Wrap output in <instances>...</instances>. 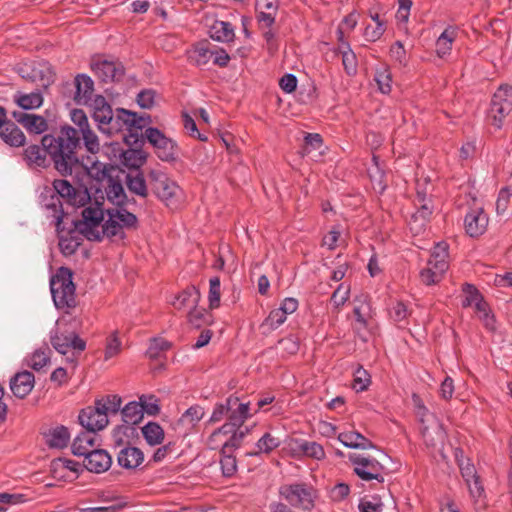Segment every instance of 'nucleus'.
<instances>
[{
	"label": "nucleus",
	"mask_w": 512,
	"mask_h": 512,
	"mask_svg": "<svg viewBox=\"0 0 512 512\" xmlns=\"http://www.w3.org/2000/svg\"><path fill=\"white\" fill-rule=\"evenodd\" d=\"M80 140L77 129L65 125L60 128L57 136L47 134L42 137L40 145L27 146L23 157L30 168H45L49 164V155L60 174H78L87 170L77 155Z\"/></svg>",
	"instance_id": "1"
},
{
	"label": "nucleus",
	"mask_w": 512,
	"mask_h": 512,
	"mask_svg": "<svg viewBox=\"0 0 512 512\" xmlns=\"http://www.w3.org/2000/svg\"><path fill=\"white\" fill-rule=\"evenodd\" d=\"M134 206H119L107 210V220L104 221V211L98 202L90 204L82 211V220L76 228L90 241H101L103 237L118 239L125 238V230H133L138 226L134 214Z\"/></svg>",
	"instance_id": "2"
},
{
	"label": "nucleus",
	"mask_w": 512,
	"mask_h": 512,
	"mask_svg": "<svg viewBox=\"0 0 512 512\" xmlns=\"http://www.w3.org/2000/svg\"><path fill=\"white\" fill-rule=\"evenodd\" d=\"M151 123L149 115H138L135 112L118 108L112 114L106 135L122 132V138L128 146H138L143 142L142 130Z\"/></svg>",
	"instance_id": "3"
},
{
	"label": "nucleus",
	"mask_w": 512,
	"mask_h": 512,
	"mask_svg": "<svg viewBox=\"0 0 512 512\" xmlns=\"http://www.w3.org/2000/svg\"><path fill=\"white\" fill-rule=\"evenodd\" d=\"M121 404L122 399L118 395H106L96 399L94 406H88L80 411L79 423L86 430H103L109 423V416L120 411Z\"/></svg>",
	"instance_id": "4"
},
{
	"label": "nucleus",
	"mask_w": 512,
	"mask_h": 512,
	"mask_svg": "<svg viewBox=\"0 0 512 512\" xmlns=\"http://www.w3.org/2000/svg\"><path fill=\"white\" fill-rule=\"evenodd\" d=\"M16 71L26 81L36 84L29 93L18 92L15 96H43L46 89L54 82L55 73L46 61H28L19 63Z\"/></svg>",
	"instance_id": "5"
},
{
	"label": "nucleus",
	"mask_w": 512,
	"mask_h": 512,
	"mask_svg": "<svg viewBox=\"0 0 512 512\" xmlns=\"http://www.w3.org/2000/svg\"><path fill=\"white\" fill-rule=\"evenodd\" d=\"M53 302L58 309L69 310L76 306L75 285L70 269L61 267L50 280Z\"/></svg>",
	"instance_id": "6"
},
{
	"label": "nucleus",
	"mask_w": 512,
	"mask_h": 512,
	"mask_svg": "<svg viewBox=\"0 0 512 512\" xmlns=\"http://www.w3.org/2000/svg\"><path fill=\"white\" fill-rule=\"evenodd\" d=\"M149 184L155 195L163 201L167 207L175 209L183 198L180 186L161 170L153 169L148 174Z\"/></svg>",
	"instance_id": "7"
},
{
	"label": "nucleus",
	"mask_w": 512,
	"mask_h": 512,
	"mask_svg": "<svg viewBox=\"0 0 512 512\" xmlns=\"http://www.w3.org/2000/svg\"><path fill=\"white\" fill-rule=\"evenodd\" d=\"M228 422L216 429L208 438V445L211 449H216L218 438L227 435L233 429L240 428L242 424L251 416L249 413V403H242L238 397H228Z\"/></svg>",
	"instance_id": "8"
},
{
	"label": "nucleus",
	"mask_w": 512,
	"mask_h": 512,
	"mask_svg": "<svg viewBox=\"0 0 512 512\" xmlns=\"http://www.w3.org/2000/svg\"><path fill=\"white\" fill-rule=\"evenodd\" d=\"M448 267V245L445 242H439L433 248L427 266L419 273L421 282L425 285L439 283Z\"/></svg>",
	"instance_id": "9"
},
{
	"label": "nucleus",
	"mask_w": 512,
	"mask_h": 512,
	"mask_svg": "<svg viewBox=\"0 0 512 512\" xmlns=\"http://www.w3.org/2000/svg\"><path fill=\"white\" fill-rule=\"evenodd\" d=\"M348 459L353 465L354 473L361 480L366 482L376 480L378 483L385 481V477L388 474L387 469L375 458L351 453Z\"/></svg>",
	"instance_id": "10"
},
{
	"label": "nucleus",
	"mask_w": 512,
	"mask_h": 512,
	"mask_svg": "<svg viewBox=\"0 0 512 512\" xmlns=\"http://www.w3.org/2000/svg\"><path fill=\"white\" fill-rule=\"evenodd\" d=\"M142 139H146L153 147L157 157L166 162L175 161L178 157V146L176 142L167 137L162 131L155 127H147L142 133Z\"/></svg>",
	"instance_id": "11"
},
{
	"label": "nucleus",
	"mask_w": 512,
	"mask_h": 512,
	"mask_svg": "<svg viewBox=\"0 0 512 512\" xmlns=\"http://www.w3.org/2000/svg\"><path fill=\"white\" fill-rule=\"evenodd\" d=\"M90 69L104 83L117 82L124 75V67L121 62L101 56L92 57Z\"/></svg>",
	"instance_id": "12"
},
{
	"label": "nucleus",
	"mask_w": 512,
	"mask_h": 512,
	"mask_svg": "<svg viewBox=\"0 0 512 512\" xmlns=\"http://www.w3.org/2000/svg\"><path fill=\"white\" fill-rule=\"evenodd\" d=\"M283 496L292 506L309 510L313 507V490L305 484H292L280 488Z\"/></svg>",
	"instance_id": "13"
},
{
	"label": "nucleus",
	"mask_w": 512,
	"mask_h": 512,
	"mask_svg": "<svg viewBox=\"0 0 512 512\" xmlns=\"http://www.w3.org/2000/svg\"><path fill=\"white\" fill-rule=\"evenodd\" d=\"M52 191L59 195V199H65L72 206L81 207L90 200V195L86 189H76L71 183L64 179H56L53 182Z\"/></svg>",
	"instance_id": "14"
},
{
	"label": "nucleus",
	"mask_w": 512,
	"mask_h": 512,
	"mask_svg": "<svg viewBox=\"0 0 512 512\" xmlns=\"http://www.w3.org/2000/svg\"><path fill=\"white\" fill-rule=\"evenodd\" d=\"M416 212L412 215L409 222L410 230L414 233H420L426 226L432 211V201L427 198L425 192L417 190L416 197L414 200Z\"/></svg>",
	"instance_id": "15"
},
{
	"label": "nucleus",
	"mask_w": 512,
	"mask_h": 512,
	"mask_svg": "<svg viewBox=\"0 0 512 512\" xmlns=\"http://www.w3.org/2000/svg\"><path fill=\"white\" fill-rule=\"evenodd\" d=\"M50 342L60 354H67L71 349L78 352L85 350L86 343L75 333H61L58 329L50 332Z\"/></svg>",
	"instance_id": "16"
},
{
	"label": "nucleus",
	"mask_w": 512,
	"mask_h": 512,
	"mask_svg": "<svg viewBox=\"0 0 512 512\" xmlns=\"http://www.w3.org/2000/svg\"><path fill=\"white\" fill-rule=\"evenodd\" d=\"M41 205L47 213V218L51 219L52 224L60 233L62 231V221L64 217L62 201L59 195H56L52 189H49L41 194Z\"/></svg>",
	"instance_id": "17"
},
{
	"label": "nucleus",
	"mask_w": 512,
	"mask_h": 512,
	"mask_svg": "<svg viewBox=\"0 0 512 512\" xmlns=\"http://www.w3.org/2000/svg\"><path fill=\"white\" fill-rule=\"evenodd\" d=\"M78 103H81V100H84V103H88L91 101L90 106L92 107V118L98 125V129L105 134L106 129H108V125L110 120L112 119L113 110L107 102H105V98H76Z\"/></svg>",
	"instance_id": "18"
},
{
	"label": "nucleus",
	"mask_w": 512,
	"mask_h": 512,
	"mask_svg": "<svg viewBox=\"0 0 512 512\" xmlns=\"http://www.w3.org/2000/svg\"><path fill=\"white\" fill-rule=\"evenodd\" d=\"M205 410L200 405H193L189 407L181 417L172 424V428L176 433L182 436L189 434L195 426L204 417Z\"/></svg>",
	"instance_id": "19"
},
{
	"label": "nucleus",
	"mask_w": 512,
	"mask_h": 512,
	"mask_svg": "<svg viewBox=\"0 0 512 512\" xmlns=\"http://www.w3.org/2000/svg\"><path fill=\"white\" fill-rule=\"evenodd\" d=\"M11 114L12 117L30 133L41 134L48 128L47 121L42 116L22 110H13Z\"/></svg>",
	"instance_id": "20"
},
{
	"label": "nucleus",
	"mask_w": 512,
	"mask_h": 512,
	"mask_svg": "<svg viewBox=\"0 0 512 512\" xmlns=\"http://www.w3.org/2000/svg\"><path fill=\"white\" fill-rule=\"evenodd\" d=\"M488 217L481 208H476L468 212L464 219L466 233L470 237L482 235L487 228Z\"/></svg>",
	"instance_id": "21"
},
{
	"label": "nucleus",
	"mask_w": 512,
	"mask_h": 512,
	"mask_svg": "<svg viewBox=\"0 0 512 512\" xmlns=\"http://www.w3.org/2000/svg\"><path fill=\"white\" fill-rule=\"evenodd\" d=\"M35 384L34 374L30 371H22L15 374L10 380V389L17 398H25Z\"/></svg>",
	"instance_id": "22"
},
{
	"label": "nucleus",
	"mask_w": 512,
	"mask_h": 512,
	"mask_svg": "<svg viewBox=\"0 0 512 512\" xmlns=\"http://www.w3.org/2000/svg\"><path fill=\"white\" fill-rule=\"evenodd\" d=\"M97 436L94 431L86 430L77 435L71 449L75 456L86 458L88 454L97 448Z\"/></svg>",
	"instance_id": "23"
},
{
	"label": "nucleus",
	"mask_w": 512,
	"mask_h": 512,
	"mask_svg": "<svg viewBox=\"0 0 512 512\" xmlns=\"http://www.w3.org/2000/svg\"><path fill=\"white\" fill-rule=\"evenodd\" d=\"M512 111V98H492L489 117L496 128H501L504 118Z\"/></svg>",
	"instance_id": "24"
},
{
	"label": "nucleus",
	"mask_w": 512,
	"mask_h": 512,
	"mask_svg": "<svg viewBox=\"0 0 512 512\" xmlns=\"http://www.w3.org/2000/svg\"><path fill=\"white\" fill-rule=\"evenodd\" d=\"M112 459L107 451L96 448L84 459V466L87 470L95 473H102L111 466Z\"/></svg>",
	"instance_id": "25"
},
{
	"label": "nucleus",
	"mask_w": 512,
	"mask_h": 512,
	"mask_svg": "<svg viewBox=\"0 0 512 512\" xmlns=\"http://www.w3.org/2000/svg\"><path fill=\"white\" fill-rule=\"evenodd\" d=\"M63 88L64 95L66 94V90L71 93L74 88L75 92L73 96H93L94 81L89 75L81 73L74 77L73 82L64 83Z\"/></svg>",
	"instance_id": "26"
},
{
	"label": "nucleus",
	"mask_w": 512,
	"mask_h": 512,
	"mask_svg": "<svg viewBox=\"0 0 512 512\" xmlns=\"http://www.w3.org/2000/svg\"><path fill=\"white\" fill-rule=\"evenodd\" d=\"M0 138L12 147L23 146L26 139L22 130L15 123L6 121V119L0 123Z\"/></svg>",
	"instance_id": "27"
},
{
	"label": "nucleus",
	"mask_w": 512,
	"mask_h": 512,
	"mask_svg": "<svg viewBox=\"0 0 512 512\" xmlns=\"http://www.w3.org/2000/svg\"><path fill=\"white\" fill-rule=\"evenodd\" d=\"M44 438L50 448L62 449L69 443L70 432L67 427L57 425L48 429L44 433Z\"/></svg>",
	"instance_id": "28"
},
{
	"label": "nucleus",
	"mask_w": 512,
	"mask_h": 512,
	"mask_svg": "<svg viewBox=\"0 0 512 512\" xmlns=\"http://www.w3.org/2000/svg\"><path fill=\"white\" fill-rule=\"evenodd\" d=\"M200 298V291L195 286H190L175 297L172 305L177 310H189L199 304Z\"/></svg>",
	"instance_id": "29"
},
{
	"label": "nucleus",
	"mask_w": 512,
	"mask_h": 512,
	"mask_svg": "<svg viewBox=\"0 0 512 512\" xmlns=\"http://www.w3.org/2000/svg\"><path fill=\"white\" fill-rule=\"evenodd\" d=\"M422 436L427 446L436 447L443 444L446 438V432L443 425L436 419H433L430 425L422 428Z\"/></svg>",
	"instance_id": "30"
},
{
	"label": "nucleus",
	"mask_w": 512,
	"mask_h": 512,
	"mask_svg": "<svg viewBox=\"0 0 512 512\" xmlns=\"http://www.w3.org/2000/svg\"><path fill=\"white\" fill-rule=\"evenodd\" d=\"M106 195H107V199L112 204H114L115 207L136 206L135 200L129 199L127 197L122 184L119 182L110 180L108 186L106 187Z\"/></svg>",
	"instance_id": "31"
},
{
	"label": "nucleus",
	"mask_w": 512,
	"mask_h": 512,
	"mask_svg": "<svg viewBox=\"0 0 512 512\" xmlns=\"http://www.w3.org/2000/svg\"><path fill=\"white\" fill-rule=\"evenodd\" d=\"M338 440L348 448L352 449H372L374 444L364 435L357 431L342 432L338 435Z\"/></svg>",
	"instance_id": "32"
},
{
	"label": "nucleus",
	"mask_w": 512,
	"mask_h": 512,
	"mask_svg": "<svg viewBox=\"0 0 512 512\" xmlns=\"http://www.w3.org/2000/svg\"><path fill=\"white\" fill-rule=\"evenodd\" d=\"M144 459L143 452L136 447H124L118 453V464L126 469L137 468Z\"/></svg>",
	"instance_id": "33"
},
{
	"label": "nucleus",
	"mask_w": 512,
	"mask_h": 512,
	"mask_svg": "<svg viewBox=\"0 0 512 512\" xmlns=\"http://www.w3.org/2000/svg\"><path fill=\"white\" fill-rule=\"evenodd\" d=\"M248 432V429H245V431L239 430V428L233 429V431L229 434L222 435L220 438H218L216 442L218 447L216 449L221 447V453H232L240 446L243 438Z\"/></svg>",
	"instance_id": "34"
},
{
	"label": "nucleus",
	"mask_w": 512,
	"mask_h": 512,
	"mask_svg": "<svg viewBox=\"0 0 512 512\" xmlns=\"http://www.w3.org/2000/svg\"><path fill=\"white\" fill-rule=\"evenodd\" d=\"M143 142L138 146H130L120 154L121 163L133 169L140 168L146 161V153L140 149Z\"/></svg>",
	"instance_id": "35"
},
{
	"label": "nucleus",
	"mask_w": 512,
	"mask_h": 512,
	"mask_svg": "<svg viewBox=\"0 0 512 512\" xmlns=\"http://www.w3.org/2000/svg\"><path fill=\"white\" fill-rule=\"evenodd\" d=\"M458 30L454 26H448L436 40V53L440 58L450 54L452 44L456 39Z\"/></svg>",
	"instance_id": "36"
},
{
	"label": "nucleus",
	"mask_w": 512,
	"mask_h": 512,
	"mask_svg": "<svg viewBox=\"0 0 512 512\" xmlns=\"http://www.w3.org/2000/svg\"><path fill=\"white\" fill-rule=\"evenodd\" d=\"M304 102L302 98H276L275 105L280 114L290 117L301 113Z\"/></svg>",
	"instance_id": "37"
},
{
	"label": "nucleus",
	"mask_w": 512,
	"mask_h": 512,
	"mask_svg": "<svg viewBox=\"0 0 512 512\" xmlns=\"http://www.w3.org/2000/svg\"><path fill=\"white\" fill-rule=\"evenodd\" d=\"M210 36L218 42L229 43L234 40L235 33L231 23L216 21L211 27Z\"/></svg>",
	"instance_id": "38"
},
{
	"label": "nucleus",
	"mask_w": 512,
	"mask_h": 512,
	"mask_svg": "<svg viewBox=\"0 0 512 512\" xmlns=\"http://www.w3.org/2000/svg\"><path fill=\"white\" fill-rule=\"evenodd\" d=\"M121 414L127 425H136L143 419V407L139 401H131L122 408Z\"/></svg>",
	"instance_id": "39"
},
{
	"label": "nucleus",
	"mask_w": 512,
	"mask_h": 512,
	"mask_svg": "<svg viewBox=\"0 0 512 512\" xmlns=\"http://www.w3.org/2000/svg\"><path fill=\"white\" fill-rule=\"evenodd\" d=\"M141 431L145 441L150 446L159 445L164 440V430L156 422H148L146 425L142 427Z\"/></svg>",
	"instance_id": "40"
},
{
	"label": "nucleus",
	"mask_w": 512,
	"mask_h": 512,
	"mask_svg": "<svg viewBox=\"0 0 512 512\" xmlns=\"http://www.w3.org/2000/svg\"><path fill=\"white\" fill-rule=\"evenodd\" d=\"M213 57V47L208 42H202L195 45L190 52L189 58L198 66L207 64Z\"/></svg>",
	"instance_id": "41"
},
{
	"label": "nucleus",
	"mask_w": 512,
	"mask_h": 512,
	"mask_svg": "<svg viewBox=\"0 0 512 512\" xmlns=\"http://www.w3.org/2000/svg\"><path fill=\"white\" fill-rule=\"evenodd\" d=\"M50 349L48 347L35 350L26 358V364L35 371H40L50 362Z\"/></svg>",
	"instance_id": "42"
},
{
	"label": "nucleus",
	"mask_w": 512,
	"mask_h": 512,
	"mask_svg": "<svg viewBox=\"0 0 512 512\" xmlns=\"http://www.w3.org/2000/svg\"><path fill=\"white\" fill-rule=\"evenodd\" d=\"M126 185L130 192L142 198L147 197L148 189L146 181L141 173H136L135 175L128 174L126 177Z\"/></svg>",
	"instance_id": "43"
},
{
	"label": "nucleus",
	"mask_w": 512,
	"mask_h": 512,
	"mask_svg": "<svg viewBox=\"0 0 512 512\" xmlns=\"http://www.w3.org/2000/svg\"><path fill=\"white\" fill-rule=\"evenodd\" d=\"M298 450L305 456L311 457L316 460H321L325 457L323 447L314 441L301 440L298 443Z\"/></svg>",
	"instance_id": "44"
},
{
	"label": "nucleus",
	"mask_w": 512,
	"mask_h": 512,
	"mask_svg": "<svg viewBox=\"0 0 512 512\" xmlns=\"http://www.w3.org/2000/svg\"><path fill=\"white\" fill-rule=\"evenodd\" d=\"M471 498L478 507L484 506V487L480 477L474 478L472 481L466 482Z\"/></svg>",
	"instance_id": "45"
},
{
	"label": "nucleus",
	"mask_w": 512,
	"mask_h": 512,
	"mask_svg": "<svg viewBox=\"0 0 512 512\" xmlns=\"http://www.w3.org/2000/svg\"><path fill=\"white\" fill-rule=\"evenodd\" d=\"M122 349V343L118 331H113L106 339L104 359L109 360L117 356Z\"/></svg>",
	"instance_id": "46"
},
{
	"label": "nucleus",
	"mask_w": 512,
	"mask_h": 512,
	"mask_svg": "<svg viewBox=\"0 0 512 512\" xmlns=\"http://www.w3.org/2000/svg\"><path fill=\"white\" fill-rule=\"evenodd\" d=\"M374 80L380 93L389 94L391 92L392 77L387 68L383 67L378 69L375 73Z\"/></svg>",
	"instance_id": "47"
},
{
	"label": "nucleus",
	"mask_w": 512,
	"mask_h": 512,
	"mask_svg": "<svg viewBox=\"0 0 512 512\" xmlns=\"http://www.w3.org/2000/svg\"><path fill=\"white\" fill-rule=\"evenodd\" d=\"M478 318L483 322L484 326L489 331H494L496 329V320L493 314H491V311L488 307V304L486 302L484 303H477V308L475 309Z\"/></svg>",
	"instance_id": "48"
},
{
	"label": "nucleus",
	"mask_w": 512,
	"mask_h": 512,
	"mask_svg": "<svg viewBox=\"0 0 512 512\" xmlns=\"http://www.w3.org/2000/svg\"><path fill=\"white\" fill-rule=\"evenodd\" d=\"M281 441L278 437L273 436L271 433H265L256 443L257 453H270L275 448L279 447Z\"/></svg>",
	"instance_id": "49"
},
{
	"label": "nucleus",
	"mask_w": 512,
	"mask_h": 512,
	"mask_svg": "<svg viewBox=\"0 0 512 512\" xmlns=\"http://www.w3.org/2000/svg\"><path fill=\"white\" fill-rule=\"evenodd\" d=\"M221 299V283L219 277H212L209 280V292H208V301L209 308L216 309L220 306Z\"/></svg>",
	"instance_id": "50"
},
{
	"label": "nucleus",
	"mask_w": 512,
	"mask_h": 512,
	"mask_svg": "<svg viewBox=\"0 0 512 512\" xmlns=\"http://www.w3.org/2000/svg\"><path fill=\"white\" fill-rule=\"evenodd\" d=\"M371 383L369 373L362 367H358L354 372L353 389L356 392L365 391Z\"/></svg>",
	"instance_id": "51"
},
{
	"label": "nucleus",
	"mask_w": 512,
	"mask_h": 512,
	"mask_svg": "<svg viewBox=\"0 0 512 512\" xmlns=\"http://www.w3.org/2000/svg\"><path fill=\"white\" fill-rule=\"evenodd\" d=\"M286 319L287 315L280 308H276L269 313L262 326L268 327L269 330H275L282 325Z\"/></svg>",
	"instance_id": "52"
},
{
	"label": "nucleus",
	"mask_w": 512,
	"mask_h": 512,
	"mask_svg": "<svg viewBox=\"0 0 512 512\" xmlns=\"http://www.w3.org/2000/svg\"><path fill=\"white\" fill-rule=\"evenodd\" d=\"M464 293L465 297L462 301L463 307H471L474 306V308H477V303H484L482 296L479 294L477 289L470 284H466L464 287Z\"/></svg>",
	"instance_id": "53"
},
{
	"label": "nucleus",
	"mask_w": 512,
	"mask_h": 512,
	"mask_svg": "<svg viewBox=\"0 0 512 512\" xmlns=\"http://www.w3.org/2000/svg\"><path fill=\"white\" fill-rule=\"evenodd\" d=\"M346 45V50H342V63L345 71L349 75H353L357 70V61L354 52L351 50L350 45L348 43H344Z\"/></svg>",
	"instance_id": "54"
},
{
	"label": "nucleus",
	"mask_w": 512,
	"mask_h": 512,
	"mask_svg": "<svg viewBox=\"0 0 512 512\" xmlns=\"http://www.w3.org/2000/svg\"><path fill=\"white\" fill-rule=\"evenodd\" d=\"M350 285L341 283L331 296V302L336 308L343 306L350 296Z\"/></svg>",
	"instance_id": "55"
},
{
	"label": "nucleus",
	"mask_w": 512,
	"mask_h": 512,
	"mask_svg": "<svg viewBox=\"0 0 512 512\" xmlns=\"http://www.w3.org/2000/svg\"><path fill=\"white\" fill-rule=\"evenodd\" d=\"M80 133L82 135L86 149L92 154L97 153L100 149L99 140L90 126L82 130Z\"/></svg>",
	"instance_id": "56"
},
{
	"label": "nucleus",
	"mask_w": 512,
	"mask_h": 512,
	"mask_svg": "<svg viewBox=\"0 0 512 512\" xmlns=\"http://www.w3.org/2000/svg\"><path fill=\"white\" fill-rule=\"evenodd\" d=\"M139 403L143 407V413L148 415H157L160 411L159 400L154 395H142L139 398Z\"/></svg>",
	"instance_id": "57"
},
{
	"label": "nucleus",
	"mask_w": 512,
	"mask_h": 512,
	"mask_svg": "<svg viewBox=\"0 0 512 512\" xmlns=\"http://www.w3.org/2000/svg\"><path fill=\"white\" fill-rule=\"evenodd\" d=\"M220 465L225 477H231L237 470V462L232 453H221Z\"/></svg>",
	"instance_id": "58"
},
{
	"label": "nucleus",
	"mask_w": 512,
	"mask_h": 512,
	"mask_svg": "<svg viewBox=\"0 0 512 512\" xmlns=\"http://www.w3.org/2000/svg\"><path fill=\"white\" fill-rule=\"evenodd\" d=\"M228 398L224 402L217 403L214 406L213 412L208 420V423L214 424L222 421L223 419L228 420Z\"/></svg>",
	"instance_id": "59"
},
{
	"label": "nucleus",
	"mask_w": 512,
	"mask_h": 512,
	"mask_svg": "<svg viewBox=\"0 0 512 512\" xmlns=\"http://www.w3.org/2000/svg\"><path fill=\"white\" fill-rule=\"evenodd\" d=\"M188 322L195 328L201 327L205 323L206 312L204 308H200L197 306L189 309Z\"/></svg>",
	"instance_id": "60"
},
{
	"label": "nucleus",
	"mask_w": 512,
	"mask_h": 512,
	"mask_svg": "<svg viewBox=\"0 0 512 512\" xmlns=\"http://www.w3.org/2000/svg\"><path fill=\"white\" fill-rule=\"evenodd\" d=\"M15 103L18 107L17 110H33L39 108L43 104V98H14Z\"/></svg>",
	"instance_id": "61"
},
{
	"label": "nucleus",
	"mask_w": 512,
	"mask_h": 512,
	"mask_svg": "<svg viewBox=\"0 0 512 512\" xmlns=\"http://www.w3.org/2000/svg\"><path fill=\"white\" fill-rule=\"evenodd\" d=\"M182 118L184 128L186 129L190 136L200 139L202 141L207 139L206 137H203L200 134L194 119L187 112H182Z\"/></svg>",
	"instance_id": "62"
},
{
	"label": "nucleus",
	"mask_w": 512,
	"mask_h": 512,
	"mask_svg": "<svg viewBox=\"0 0 512 512\" xmlns=\"http://www.w3.org/2000/svg\"><path fill=\"white\" fill-rule=\"evenodd\" d=\"M71 121L78 126L77 132H81L82 130L89 127L88 118L86 113L81 109H73L70 112ZM80 137V135L78 134Z\"/></svg>",
	"instance_id": "63"
},
{
	"label": "nucleus",
	"mask_w": 512,
	"mask_h": 512,
	"mask_svg": "<svg viewBox=\"0 0 512 512\" xmlns=\"http://www.w3.org/2000/svg\"><path fill=\"white\" fill-rule=\"evenodd\" d=\"M169 347H170V344L166 340L154 339L151 342V344L147 350V355L151 359H156V358H158L159 353L161 351H165V350L169 349Z\"/></svg>",
	"instance_id": "64"
}]
</instances>
